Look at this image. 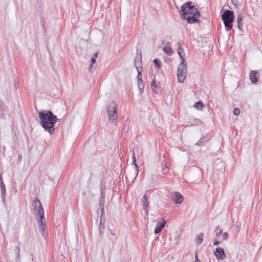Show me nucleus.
<instances>
[{
  "instance_id": "nucleus-1",
  "label": "nucleus",
  "mask_w": 262,
  "mask_h": 262,
  "mask_svg": "<svg viewBox=\"0 0 262 262\" xmlns=\"http://www.w3.org/2000/svg\"><path fill=\"white\" fill-rule=\"evenodd\" d=\"M40 125L44 130L50 135L53 134L55 130V124L59 120L52 111H42L38 113Z\"/></svg>"
},
{
  "instance_id": "nucleus-2",
  "label": "nucleus",
  "mask_w": 262,
  "mask_h": 262,
  "mask_svg": "<svg viewBox=\"0 0 262 262\" xmlns=\"http://www.w3.org/2000/svg\"><path fill=\"white\" fill-rule=\"evenodd\" d=\"M191 2H188L184 4L181 7V12L184 19H186L189 24L199 23V18L200 13L198 9L191 5Z\"/></svg>"
},
{
  "instance_id": "nucleus-3",
  "label": "nucleus",
  "mask_w": 262,
  "mask_h": 262,
  "mask_svg": "<svg viewBox=\"0 0 262 262\" xmlns=\"http://www.w3.org/2000/svg\"><path fill=\"white\" fill-rule=\"evenodd\" d=\"M222 19L226 30H231L232 28V23L234 19L233 12L229 10H225L222 15Z\"/></svg>"
},
{
  "instance_id": "nucleus-4",
  "label": "nucleus",
  "mask_w": 262,
  "mask_h": 262,
  "mask_svg": "<svg viewBox=\"0 0 262 262\" xmlns=\"http://www.w3.org/2000/svg\"><path fill=\"white\" fill-rule=\"evenodd\" d=\"M107 113L108 116V120L110 122H115L118 118V114L117 111V104L112 101L110 103L107 107Z\"/></svg>"
},
{
  "instance_id": "nucleus-5",
  "label": "nucleus",
  "mask_w": 262,
  "mask_h": 262,
  "mask_svg": "<svg viewBox=\"0 0 262 262\" xmlns=\"http://www.w3.org/2000/svg\"><path fill=\"white\" fill-rule=\"evenodd\" d=\"M39 217V219H38V217H36V219L37 220V222L39 224V229L40 231L42 233V235L45 239L47 238V233L45 232V230L46 229V219L45 217L44 214H42L41 215L38 216Z\"/></svg>"
},
{
  "instance_id": "nucleus-6",
  "label": "nucleus",
  "mask_w": 262,
  "mask_h": 262,
  "mask_svg": "<svg viewBox=\"0 0 262 262\" xmlns=\"http://www.w3.org/2000/svg\"><path fill=\"white\" fill-rule=\"evenodd\" d=\"M33 205L35 206V209L37 211L36 215L39 216L42 214H44V211L42 204L37 198H34Z\"/></svg>"
},
{
  "instance_id": "nucleus-7",
  "label": "nucleus",
  "mask_w": 262,
  "mask_h": 262,
  "mask_svg": "<svg viewBox=\"0 0 262 262\" xmlns=\"http://www.w3.org/2000/svg\"><path fill=\"white\" fill-rule=\"evenodd\" d=\"M134 65L137 70L142 69V55L140 51H137V55L134 60Z\"/></svg>"
},
{
  "instance_id": "nucleus-8",
  "label": "nucleus",
  "mask_w": 262,
  "mask_h": 262,
  "mask_svg": "<svg viewBox=\"0 0 262 262\" xmlns=\"http://www.w3.org/2000/svg\"><path fill=\"white\" fill-rule=\"evenodd\" d=\"M171 198L172 201L177 204H181L183 201V196L178 192H174L172 193Z\"/></svg>"
},
{
  "instance_id": "nucleus-9",
  "label": "nucleus",
  "mask_w": 262,
  "mask_h": 262,
  "mask_svg": "<svg viewBox=\"0 0 262 262\" xmlns=\"http://www.w3.org/2000/svg\"><path fill=\"white\" fill-rule=\"evenodd\" d=\"M214 255L217 259H224L226 257V254L223 249L220 247L215 249Z\"/></svg>"
},
{
  "instance_id": "nucleus-10",
  "label": "nucleus",
  "mask_w": 262,
  "mask_h": 262,
  "mask_svg": "<svg viewBox=\"0 0 262 262\" xmlns=\"http://www.w3.org/2000/svg\"><path fill=\"white\" fill-rule=\"evenodd\" d=\"M105 195L100 194L99 201V205L101 210V216L104 215Z\"/></svg>"
},
{
  "instance_id": "nucleus-11",
  "label": "nucleus",
  "mask_w": 262,
  "mask_h": 262,
  "mask_svg": "<svg viewBox=\"0 0 262 262\" xmlns=\"http://www.w3.org/2000/svg\"><path fill=\"white\" fill-rule=\"evenodd\" d=\"M162 220L163 222H158L157 223V226L154 231L155 234H157L159 233L165 227L166 224L165 220L164 219H163Z\"/></svg>"
},
{
  "instance_id": "nucleus-12",
  "label": "nucleus",
  "mask_w": 262,
  "mask_h": 262,
  "mask_svg": "<svg viewBox=\"0 0 262 262\" xmlns=\"http://www.w3.org/2000/svg\"><path fill=\"white\" fill-rule=\"evenodd\" d=\"M6 111V106L5 102L0 99V118L4 119L5 118V112Z\"/></svg>"
},
{
  "instance_id": "nucleus-13",
  "label": "nucleus",
  "mask_w": 262,
  "mask_h": 262,
  "mask_svg": "<svg viewBox=\"0 0 262 262\" xmlns=\"http://www.w3.org/2000/svg\"><path fill=\"white\" fill-rule=\"evenodd\" d=\"M177 71L182 72L187 71V62L186 59H182V60H181V63L178 67Z\"/></svg>"
},
{
  "instance_id": "nucleus-14",
  "label": "nucleus",
  "mask_w": 262,
  "mask_h": 262,
  "mask_svg": "<svg viewBox=\"0 0 262 262\" xmlns=\"http://www.w3.org/2000/svg\"><path fill=\"white\" fill-rule=\"evenodd\" d=\"M187 71L183 72L177 71V77L178 82L180 83H183L185 79Z\"/></svg>"
},
{
  "instance_id": "nucleus-15",
  "label": "nucleus",
  "mask_w": 262,
  "mask_h": 262,
  "mask_svg": "<svg viewBox=\"0 0 262 262\" xmlns=\"http://www.w3.org/2000/svg\"><path fill=\"white\" fill-rule=\"evenodd\" d=\"M178 47V52L180 56V57L181 58V60H182V59H185V53L183 48L182 47V45L180 42H178L177 44Z\"/></svg>"
},
{
  "instance_id": "nucleus-16",
  "label": "nucleus",
  "mask_w": 262,
  "mask_h": 262,
  "mask_svg": "<svg viewBox=\"0 0 262 262\" xmlns=\"http://www.w3.org/2000/svg\"><path fill=\"white\" fill-rule=\"evenodd\" d=\"M132 158H133V164H134V165L135 166V172L134 174V175L135 176V178L138 173L139 168H138L137 164H136V159L135 158L134 150L132 151Z\"/></svg>"
},
{
  "instance_id": "nucleus-17",
  "label": "nucleus",
  "mask_w": 262,
  "mask_h": 262,
  "mask_svg": "<svg viewBox=\"0 0 262 262\" xmlns=\"http://www.w3.org/2000/svg\"><path fill=\"white\" fill-rule=\"evenodd\" d=\"M142 203H143V208L145 210L146 213H148V209L147 208L148 207V198L146 196V194H145L143 196L142 199Z\"/></svg>"
},
{
  "instance_id": "nucleus-18",
  "label": "nucleus",
  "mask_w": 262,
  "mask_h": 262,
  "mask_svg": "<svg viewBox=\"0 0 262 262\" xmlns=\"http://www.w3.org/2000/svg\"><path fill=\"white\" fill-rule=\"evenodd\" d=\"M257 74V72L256 71H251L250 73L249 78L251 81L253 83H255L257 81V78L256 77Z\"/></svg>"
},
{
  "instance_id": "nucleus-19",
  "label": "nucleus",
  "mask_w": 262,
  "mask_h": 262,
  "mask_svg": "<svg viewBox=\"0 0 262 262\" xmlns=\"http://www.w3.org/2000/svg\"><path fill=\"white\" fill-rule=\"evenodd\" d=\"M243 19V14L241 13L238 14L237 18V27L238 29L241 30H242L243 24H242V21Z\"/></svg>"
},
{
  "instance_id": "nucleus-20",
  "label": "nucleus",
  "mask_w": 262,
  "mask_h": 262,
  "mask_svg": "<svg viewBox=\"0 0 262 262\" xmlns=\"http://www.w3.org/2000/svg\"><path fill=\"white\" fill-rule=\"evenodd\" d=\"M96 62V59H95L94 58H92L91 60V64L89 70L91 72H93L95 70L97 67V63Z\"/></svg>"
},
{
  "instance_id": "nucleus-21",
  "label": "nucleus",
  "mask_w": 262,
  "mask_h": 262,
  "mask_svg": "<svg viewBox=\"0 0 262 262\" xmlns=\"http://www.w3.org/2000/svg\"><path fill=\"white\" fill-rule=\"evenodd\" d=\"M151 89L152 91L157 94V90L159 88V82H157L155 79L152 80V83L151 84Z\"/></svg>"
},
{
  "instance_id": "nucleus-22",
  "label": "nucleus",
  "mask_w": 262,
  "mask_h": 262,
  "mask_svg": "<svg viewBox=\"0 0 262 262\" xmlns=\"http://www.w3.org/2000/svg\"><path fill=\"white\" fill-rule=\"evenodd\" d=\"M0 188L1 189L2 198L3 199V201H4L6 196V188L3 181H2V182L0 183Z\"/></svg>"
},
{
  "instance_id": "nucleus-23",
  "label": "nucleus",
  "mask_w": 262,
  "mask_h": 262,
  "mask_svg": "<svg viewBox=\"0 0 262 262\" xmlns=\"http://www.w3.org/2000/svg\"><path fill=\"white\" fill-rule=\"evenodd\" d=\"M204 235V234L203 233H201L199 234H198L196 238V244L199 245L202 244L203 242V236Z\"/></svg>"
},
{
  "instance_id": "nucleus-24",
  "label": "nucleus",
  "mask_w": 262,
  "mask_h": 262,
  "mask_svg": "<svg viewBox=\"0 0 262 262\" xmlns=\"http://www.w3.org/2000/svg\"><path fill=\"white\" fill-rule=\"evenodd\" d=\"M100 194L105 195L106 186L105 183L101 182L100 186Z\"/></svg>"
},
{
  "instance_id": "nucleus-25",
  "label": "nucleus",
  "mask_w": 262,
  "mask_h": 262,
  "mask_svg": "<svg viewBox=\"0 0 262 262\" xmlns=\"http://www.w3.org/2000/svg\"><path fill=\"white\" fill-rule=\"evenodd\" d=\"M138 85L140 92L142 94L144 89V83L143 80L138 81Z\"/></svg>"
},
{
  "instance_id": "nucleus-26",
  "label": "nucleus",
  "mask_w": 262,
  "mask_h": 262,
  "mask_svg": "<svg viewBox=\"0 0 262 262\" xmlns=\"http://www.w3.org/2000/svg\"><path fill=\"white\" fill-rule=\"evenodd\" d=\"M163 50L164 53L168 55H171L173 53V50L169 47H164L163 48Z\"/></svg>"
},
{
  "instance_id": "nucleus-27",
  "label": "nucleus",
  "mask_w": 262,
  "mask_h": 262,
  "mask_svg": "<svg viewBox=\"0 0 262 262\" xmlns=\"http://www.w3.org/2000/svg\"><path fill=\"white\" fill-rule=\"evenodd\" d=\"M103 216L100 215V225H99V230L101 232V230H102L104 228V224L102 223L103 220V222H104V219L102 218Z\"/></svg>"
},
{
  "instance_id": "nucleus-28",
  "label": "nucleus",
  "mask_w": 262,
  "mask_h": 262,
  "mask_svg": "<svg viewBox=\"0 0 262 262\" xmlns=\"http://www.w3.org/2000/svg\"><path fill=\"white\" fill-rule=\"evenodd\" d=\"M215 232V236L216 237H219L220 236H221V235L222 233V230L221 229H219V226L216 227Z\"/></svg>"
},
{
  "instance_id": "nucleus-29",
  "label": "nucleus",
  "mask_w": 262,
  "mask_h": 262,
  "mask_svg": "<svg viewBox=\"0 0 262 262\" xmlns=\"http://www.w3.org/2000/svg\"><path fill=\"white\" fill-rule=\"evenodd\" d=\"M199 105H200V107L201 108L204 106V104L201 101H199L194 103L193 106L197 109H199L200 108Z\"/></svg>"
},
{
  "instance_id": "nucleus-30",
  "label": "nucleus",
  "mask_w": 262,
  "mask_h": 262,
  "mask_svg": "<svg viewBox=\"0 0 262 262\" xmlns=\"http://www.w3.org/2000/svg\"><path fill=\"white\" fill-rule=\"evenodd\" d=\"M15 252H16V258L17 259H19V258H20V248H19V246H16L15 247Z\"/></svg>"
},
{
  "instance_id": "nucleus-31",
  "label": "nucleus",
  "mask_w": 262,
  "mask_h": 262,
  "mask_svg": "<svg viewBox=\"0 0 262 262\" xmlns=\"http://www.w3.org/2000/svg\"><path fill=\"white\" fill-rule=\"evenodd\" d=\"M169 171V168L165 164L162 166V171L163 174H166Z\"/></svg>"
},
{
  "instance_id": "nucleus-32",
  "label": "nucleus",
  "mask_w": 262,
  "mask_h": 262,
  "mask_svg": "<svg viewBox=\"0 0 262 262\" xmlns=\"http://www.w3.org/2000/svg\"><path fill=\"white\" fill-rule=\"evenodd\" d=\"M138 72L137 79L138 81H142V69L137 70Z\"/></svg>"
},
{
  "instance_id": "nucleus-33",
  "label": "nucleus",
  "mask_w": 262,
  "mask_h": 262,
  "mask_svg": "<svg viewBox=\"0 0 262 262\" xmlns=\"http://www.w3.org/2000/svg\"><path fill=\"white\" fill-rule=\"evenodd\" d=\"M154 62L155 64L158 67V68H160L161 66V62L159 59H155L154 60Z\"/></svg>"
},
{
  "instance_id": "nucleus-34",
  "label": "nucleus",
  "mask_w": 262,
  "mask_h": 262,
  "mask_svg": "<svg viewBox=\"0 0 262 262\" xmlns=\"http://www.w3.org/2000/svg\"><path fill=\"white\" fill-rule=\"evenodd\" d=\"M205 144V141L203 139H200V140L196 143L198 146H202Z\"/></svg>"
},
{
  "instance_id": "nucleus-35",
  "label": "nucleus",
  "mask_w": 262,
  "mask_h": 262,
  "mask_svg": "<svg viewBox=\"0 0 262 262\" xmlns=\"http://www.w3.org/2000/svg\"><path fill=\"white\" fill-rule=\"evenodd\" d=\"M233 113L234 115L237 116L240 113V110L238 108H235Z\"/></svg>"
},
{
  "instance_id": "nucleus-36",
  "label": "nucleus",
  "mask_w": 262,
  "mask_h": 262,
  "mask_svg": "<svg viewBox=\"0 0 262 262\" xmlns=\"http://www.w3.org/2000/svg\"><path fill=\"white\" fill-rule=\"evenodd\" d=\"M222 240H226L228 238V234L227 232H225L222 235Z\"/></svg>"
},
{
  "instance_id": "nucleus-37",
  "label": "nucleus",
  "mask_w": 262,
  "mask_h": 262,
  "mask_svg": "<svg viewBox=\"0 0 262 262\" xmlns=\"http://www.w3.org/2000/svg\"><path fill=\"white\" fill-rule=\"evenodd\" d=\"M221 243L220 241H217L216 239H214L213 245L214 246L219 245Z\"/></svg>"
},
{
  "instance_id": "nucleus-38",
  "label": "nucleus",
  "mask_w": 262,
  "mask_h": 262,
  "mask_svg": "<svg viewBox=\"0 0 262 262\" xmlns=\"http://www.w3.org/2000/svg\"><path fill=\"white\" fill-rule=\"evenodd\" d=\"M98 57V52L96 53L94 56L92 57V58H94L95 59H96Z\"/></svg>"
},
{
  "instance_id": "nucleus-39",
  "label": "nucleus",
  "mask_w": 262,
  "mask_h": 262,
  "mask_svg": "<svg viewBox=\"0 0 262 262\" xmlns=\"http://www.w3.org/2000/svg\"><path fill=\"white\" fill-rule=\"evenodd\" d=\"M195 262H200V261L198 258L197 255H195Z\"/></svg>"
},
{
  "instance_id": "nucleus-40",
  "label": "nucleus",
  "mask_w": 262,
  "mask_h": 262,
  "mask_svg": "<svg viewBox=\"0 0 262 262\" xmlns=\"http://www.w3.org/2000/svg\"><path fill=\"white\" fill-rule=\"evenodd\" d=\"M15 86L16 88L17 89V87L18 86V82L15 81Z\"/></svg>"
},
{
  "instance_id": "nucleus-41",
  "label": "nucleus",
  "mask_w": 262,
  "mask_h": 262,
  "mask_svg": "<svg viewBox=\"0 0 262 262\" xmlns=\"http://www.w3.org/2000/svg\"><path fill=\"white\" fill-rule=\"evenodd\" d=\"M2 181H3L2 174H1V176H0V183H1Z\"/></svg>"
}]
</instances>
